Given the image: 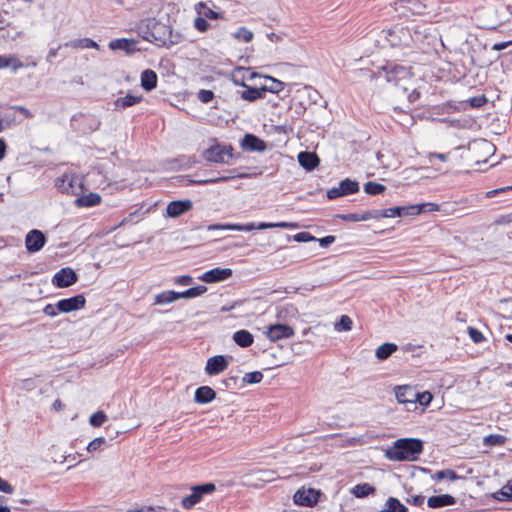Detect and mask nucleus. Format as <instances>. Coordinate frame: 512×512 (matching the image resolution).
<instances>
[{"mask_svg":"<svg viewBox=\"0 0 512 512\" xmlns=\"http://www.w3.org/2000/svg\"><path fill=\"white\" fill-rule=\"evenodd\" d=\"M135 32L145 41L156 42L159 45L170 46L178 42L169 26L158 23L155 18L141 20L135 27Z\"/></svg>","mask_w":512,"mask_h":512,"instance_id":"f257e3e1","label":"nucleus"},{"mask_svg":"<svg viewBox=\"0 0 512 512\" xmlns=\"http://www.w3.org/2000/svg\"><path fill=\"white\" fill-rule=\"evenodd\" d=\"M423 450L422 441L414 438L398 439L386 450V457L392 461H413Z\"/></svg>","mask_w":512,"mask_h":512,"instance_id":"f03ea898","label":"nucleus"},{"mask_svg":"<svg viewBox=\"0 0 512 512\" xmlns=\"http://www.w3.org/2000/svg\"><path fill=\"white\" fill-rule=\"evenodd\" d=\"M233 147L229 144H221L216 139H210L207 147L202 152V157L216 164H230L233 158Z\"/></svg>","mask_w":512,"mask_h":512,"instance_id":"7ed1b4c3","label":"nucleus"},{"mask_svg":"<svg viewBox=\"0 0 512 512\" xmlns=\"http://www.w3.org/2000/svg\"><path fill=\"white\" fill-rule=\"evenodd\" d=\"M274 227H282L286 228L288 227V223L286 222H280V223H266V222H260V223H246V224H234V223H219V224H211L207 227L208 231L213 230H232V231H245L249 232L255 229L263 230L268 228H274Z\"/></svg>","mask_w":512,"mask_h":512,"instance_id":"20e7f679","label":"nucleus"},{"mask_svg":"<svg viewBox=\"0 0 512 512\" xmlns=\"http://www.w3.org/2000/svg\"><path fill=\"white\" fill-rule=\"evenodd\" d=\"M293 96L290 98V109L294 108L296 114L300 115L311 103L312 89L309 86L293 85L290 86V93Z\"/></svg>","mask_w":512,"mask_h":512,"instance_id":"39448f33","label":"nucleus"},{"mask_svg":"<svg viewBox=\"0 0 512 512\" xmlns=\"http://www.w3.org/2000/svg\"><path fill=\"white\" fill-rule=\"evenodd\" d=\"M383 77L387 82L398 86L401 82H406L411 77L410 69L398 64L388 63L382 67Z\"/></svg>","mask_w":512,"mask_h":512,"instance_id":"423d86ee","label":"nucleus"},{"mask_svg":"<svg viewBox=\"0 0 512 512\" xmlns=\"http://www.w3.org/2000/svg\"><path fill=\"white\" fill-rule=\"evenodd\" d=\"M215 489L216 487L213 483L193 486L191 493L182 499V506L185 509L192 508L202 500L204 495L213 493Z\"/></svg>","mask_w":512,"mask_h":512,"instance_id":"0eeeda50","label":"nucleus"},{"mask_svg":"<svg viewBox=\"0 0 512 512\" xmlns=\"http://www.w3.org/2000/svg\"><path fill=\"white\" fill-rule=\"evenodd\" d=\"M55 185L62 193L77 194L81 190L82 180L74 173H64L56 179Z\"/></svg>","mask_w":512,"mask_h":512,"instance_id":"6e6552de","label":"nucleus"},{"mask_svg":"<svg viewBox=\"0 0 512 512\" xmlns=\"http://www.w3.org/2000/svg\"><path fill=\"white\" fill-rule=\"evenodd\" d=\"M359 191V183L355 180L346 178L342 180L337 187H333L327 191V197L330 200L339 197L355 194Z\"/></svg>","mask_w":512,"mask_h":512,"instance_id":"1a4fd4ad","label":"nucleus"},{"mask_svg":"<svg viewBox=\"0 0 512 512\" xmlns=\"http://www.w3.org/2000/svg\"><path fill=\"white\" fill-rule=\"evenodd\" d=\"M46 243V237L40 230H30L25 237V247L28 252L35 253L40 251Z\"/></svg>","mask_w":512,"mask_h":512,"instance_id":"9d476101","label":"nucleus"},{"mask_svg":"<svg viewBox=\"0 0 512 512\" xmlns=\"http://www.w3.org/2000/svg\"><path fill=\"white\" fill-rule=\"evenodd\" d=\"M193 202L190 199L171 201L166 206L165 216L177 218L186 212L192 210Z\"/></svg>","mask_w":512,"mask_h":512,"instance_id":"9b49d317","label":"nucleus"},{"mask_svg":"<svg viewBox=\"0 0 512 512\" xmlns=\"http://www.w3.org/2000/svg\"><path fill=\"white\" fill-rule=\"evenodd\" d=\"M319 492L311 488L299 489L293 496L295 504L301 506H313L318 501Z\"/></svg>","mask_w":512,"mask_h":512,"instance_id":"f8f14e48","label":"nucleus"},{"mask_svg":"<svg viewBox=\"0 0 512 512\" xmlns=\"http://www.w3.org/2000/svg\"><path fill=\"white\" fill-rule=\"evenodd\" d=\"M379 218H394V217H403V216H413L419 215V209L414 207L413 205L408 206H399L393 207L383 210H378Z\"/></svg>","mask_w":512,"mask_h":512,"instance_id":"ddd939ff","label":"nucleus"},{"mask_svg":"<svg viewBox=\"0 0 512 512\" xmlns=\"http://www.w3.org/2000/svg\"><path fill=\"white\" fill-rule=\"evenodd\" d=\"M232 270L230 268H213L201 274L198 278L205 283H217L231 277Z\"/></svg>","mask_w":512,"mask_h":512,"instance_id":"4468645a","label":"nucleus"},{"mask_svg":"<svg viewBox=\"0 0 512 512\" xmlns=\"http://www.w3.org/2000/svg\"><path fill=\"white\" fill-rule=\"evenodd\" d=\"M228 365L229 359L226 356L216 355L207 360L205 372L210 376L218 375L226 370Z\"/></svg>","mask_w":512,"mask_h":512,"instance_id":"2eb2a0df","label":"nucleus"},{"mask_svg":"<svg viewBox=\"0 0 512 512\" xmlns=\"http://www.w3.org/2000/svg\"><path fill=\"white\" fill-rule=\"evenodd\" d=\"M138 41L135 39H128V38H118L113 39L109 42L108 47L109 49L116 51V50H122L127 55H132L135 52H138L140 49L137 47Z\"/></svg>","mask_w":512,"mask_h":512,"instance_id":"dca6fc26","label":"nucleus"},{"mask_svg":"<svg viewBox=\"0 0 512 512\" xmlns=\"http://www.w3.org/2000/svg\"><path fill=\"white\" fill-rule=\"evenodd\" d=\"M76 281L77 275L71 268L61 269L53 276L52 279V283L59 288L69 287Z\"/></svg>","mask_w":512,"mask_h":512,"instance_id":"f3484780","label":"nucleus"},{"mask_svg":"<svg viewBox=\"0 0 512 512\" xmlns=\"http://www.w3.org/2000/svg\"><path fill=\"white\" fill-rule=\"evenodd\" d=\"M86 300L83 295H76L71 298L61 299L58 301V307L61 313H70L85 307Z\"/></svg>","mask_w":512,"mask_h":512,"instance_id":"a211bd4d","label":"nucleus"},{"mask_svg":"<svg viewBox=\"0 0 512 512\" xmlns=\"http://www.w3.org/2000/svg\"><path fill=\"white\" fill-rule=\"evenodd\" d=\"M297 159L299 165L307 171H312L320 163L318 156L314 152H300L297 156Z\"/></svg>","mask_w":512,"mask_h":512,"instance_id":"6ab92c4d","label":"nucleus"},{"mask_svg":"<svg viewBox=\"0 0 512 512\" xmlns=\"http://www.w3.org/2000/svg\"><path fill=\"white\" fill-rule=\"evenodd\" d=\"M240 146L246 151H263L266 147L264 141L252 134H246L241 140Z\"/></svg>","mask_w":512,"mask_h":512,"instance_id":"aec40b11","label":"nucleus"},{"mask_svg":"<svg viewBox=\"0 0 512 512\" xmlns=\"http://www.w3.org/2000/svg\"><path fill=\"white\" fill-rule=\"evenodd\" d=\"M395 397L399 403L407 404L414 403V397L416 396V391L408 385L397 386L394 389Z\"/></svg>","mask_w":512,"mask_h":512,"instance_id":"412c9836","label":"nucleus"},{"mask_svg":"<svg viewBox=\"0 0 512 512\" xmlns=\"http://www.w3.org/2000/svg\"><path fill=\"white\" fill-rule=\"evenodd\" d=\"M142 101V96L127 94L124 97L117 98L113 105L114 109L117 111L124 110L128 107L134 106Z\"/></svg>","mask_w":512,"mask_h":512,"instance_id":"4be33fe9","label":"nucleus"},{"mask_svg":"<svg viewBox=\"0 0 512 512\" xmlns=\"http://www.w3.org/2000/svg\"><path fill=\"white\" fill-rule=\"evenodd\" d=\"M157 74L151 69H146L141 73V87L146 91H151L157 86Z\"/></svg>","mask_w":512,"mask_h":512,"instance_id":"5701e85b","label":"nucleus"},{"mask_svg":"<svg viewBox=\"0 0 512 512\" xmlns=\"http://www.w3.org/2000/svg\"><path fill=\"white\" fill-rule=\"evenodd\" d=\"M216 397L215 391L209 386H201L195 391L194 399L197 403L207 404Z\"/></svg>","mask_w":512,"mask_h":512,"instance_id":"b1692460","label":"nucleus"},{"mask_svg":"<svg viewBox=\"0 0 512 512\" xmlns=\"http://www.w3.org/2000/svg\"><path fill=\"white\" fill-rule=\"evenodd\" d=\"M247 176H248L247 174H235L234 170H229V171H227V174L222 175L220 177L194 180V181H192V183L198 184V185H205V184H211V183L225 182V181H228L231 179H236V178H245Z\"/></svg>","mask_w":512,"mask_h":512,"instance_id":"393cba45","label":"nucleus"},{"mask_svg":"<svg viewBox=\"0 0 512 512\" xmlns=\"http://www.w3.org/2000/svg\"><path fill=\"white\" fill-rule=\"evenodd\" d=\"M456 503V500L453 496L448 494L431 496L427 500V504L430 508H440L444 506H450Z\"/></svg>","mask_w":512,"mask_h":512,"instance_id":"a878e982","label":"nucleus"},{"mask_svg":"<svg viewBox=\"0 0 512 512\" xmlns=\"http://www.w3.org/2000/svg\"><path fill=\"white\" fill-rule=\"evenodd\" d=\"M266 335L272 341L284 338L288 335V326L286 324L270 325L266 331Z\"/></svg>","mask_w":512,"mask_h":512,"instance_id":"bb28decb","label":"nucleus"},{"mask_svg":"<svg viewBox=\"0 0 512 512\" xmlns=\"http://www.w3.org/2000/svg\"><path fill=\"white\" fill-rule=\"evenodd\" d=\"M379 218L378 210L365 211L363 213H350L342 216V219L350 222H361Z\"/></svg>","mask_w":512,"mask_h":512,"instance_id":"cd10ccee","label":"nucleus"},{"mask_svg":"<svg viewBox=\"0 0 512 512\" xmlns=\"http://www.w3.org/2000/svg\"><path fill=\"white\" fill-rule=\"evenodd\" d=\"M23 66L21 60L15 55H0V69L10 68L17 71Z\"/></svg>","mask_w":512,"mask_h":512,"instance_id":"c85d7f7f","label":"nucleus"},{"mask_svg":"<svg viewBox=\"0 0 512 512\" xmlns=\"http://www.w3.org/2000/svg\"><path fill=\"white\" fill-rule=\"evenodd\" d=\"M66 47H70L73 49H97L99 50V45L90 38H81V39H74L70 40L69 42L65 43Z\"/></svg>","mask_w":512,"mask_h":512,"instance_id":"c756f323","label":"nucleus"},{"mask_svg":"<svg viewBox=\"0 0 512 512\" xmlns=\"http://www.w3.org/2000/svg\"><path fill=\"white\" fill-rule=\"evenodd\" d=\"M101 202V196L98 193H89L78 197L75 204L79 207H93Z\"/></svg>","mask_w":512,"mask_h":512,"instance_id":"7c9ffc66","label":"nucleus"},{"mask_svg":"<svg viewBox=\"0 0 512 512\" xmlns=\"http://www.w3.org/2000/svg\"><path fill=\"white\" fill-rule=\"evenodd\" d=\"M397 349L398 346L394 343H384L376 349L375 356L378 360L383 361L389 358Z\"/></svg>","mask_w":512,"mask_h":512,"instance_id":"2f4dec72","label":"nucleus"},{"mask_svg":"<svg viewBox=\"0 0 512 512\" xmlns=\"http://www.w3.org/2000/svg\"><path fill=\"white\" fill-rule=\"evenodd\" d=\"M175 301H177V296L173 290L162 291L154 296L155 305H167Z\"/></svg>","mask_w":512,"mask_h":512,"instance_id":"473e14b6","label":"nucleus"},{"mask_svg":"<svg viewBox=\"0 0 512 512\" xmlns=\"http://www.w3.org/2000/svg\"><path fill=\"white\" fill-rule=\"evenodd\" d=\"M207 291V287L199 285L189 288L183 292H176L177 300L179 299H192L203 295Z\"/></svg>","mask_w":512,"mask_h":512,"instance_id":"72a5a7b5","label":"nucleus"},{"mask_svg":"<svg viewBox=\"0 0 512 512\" xmlns=\"http://www.w3.org/2000/svg\"><path fill=\"white\" fill-rule=\"evenodd\" d=\"M262 80L263 82L260 84V89L262 91L275 93L283 89V83L272 77H263Z\"/></svg>","mask_w":512,"mask_h":512,"instance_id":"f704fd0d","label":"nucleus"},{"mask_svg":"<svg viewBox=\"0 0 512 512\" xmlns=\"http://www.w3.org/2000/svg\"><path fill=\"white\" fill-rule=\"evenodd\" d=\"M233 340L241 347H248L253 343V336L247 330H239L234 333Z\"/></svg>","mask_w":512,"mask_h":512,"instance_id":"c9c22d12","label":"nucleus"},{"mask_svg":"<svg viewBox=\"0 0 512 512\" xmlns=\"http://www.w3.org/2000/svg\"><path fill=\"white\" fill-rule=\"evenodd\" d=\"M195 9H196L197 13L204 18H209V19H220L221 18L220 14L218 12H215L214 10H212L204 2H199L196 5Z\"/></svg>","mask_w":512,"mask_h":512,"instance_id":"e433bc0d","label":"nucleus"},{"mask_svg":"<svg viewBox=\"0 0 512 512\" xmlns=\"http://www.w3.org/2000/svg\"><path fill=\"white\" fill-rule=\"evenodd\" d=\"M381 512H407V508L398 499L390 497Z\"/></svg>","mask_w":512,"mask_h":512,"instance_id":"4c0bfd02","label":"nucleus"},{"mask_svg":"<svg viewBox=\"0 0 512 512\" xmlns=\"http://www.w3.org/2000/svg\"><path fill=\"white\" fill-rule=\"evenodd\" d=\"M493 497L499 501L512 500V480L508 481L499 491H496Z\"/></svg>","mask_w":512,"mask_h":512,"instance_id":"58836bf2","label":"nucleus"},{"mask_svg":"<svg viewBox=\"0 0 512 512\" xmlns=\"http://www.w3.org/2000/svg\"><path fill=\"white\" fill-rule=\"evenodd\" d=\"M253 32L244 26L239 27L234 33L233 37L241 42L249 43L253 39Z\"/></svg>","mask_w":512,"mask_h":512,"instance_id":"ea45409f","label":"nucleus"},{"mask_svg":"<svg viewBox=\"0 0 512 512\" xmlns=\"http://www.w3.org/2000/svg\"><path fill=\"white\" fill-rule=\"evenodd\" d=\"M352 325V319L347 315H342L339 321L334 324V329L337 332L350 331L352 329Z\"/></svg>","mask_w":512,"mask_h":512,"instance_id":"a19ab883","label":"nucleus"},{"mask_svg":"<svg viewBox=\"0 0 512 512\" xmlns=\"http://www.w3.org/2000/svg\"><path fill=\"white\" fill-rule=\"evenodd\" d=\"M363 189L369 195H379L385 192L386 187L380 183L367 182L364 184Z\"/></svg>","mask_w":512,"mask_h":512,"instance_id":"79ce46f5","label":"nucleus"},{"mask_svg":"<svg viewBox=\"0 0 512 512\" xmlns=\"http://www.w3.org/2000/svg\"><path fill=\"white\" fill-rule=\"evenodd\" d=\"M506 441L505 436L500 434H491L483 439V444L486 446H500L503 445Z\"/></svg>","mask_w":512,"mask_h":512,"instance_id":"37998d69","label":"nucleus"},{"mask_svg":"<svg viewBox=\"0 0 512 512\" xmlns=\"http://www.w3.org/2000/svg\"><path fill=\"white\" fill-rule=\"evenodd\" d=\"M374 490L375 489L371 485L364 483L356 485L353 489V493L356 497H365L372 494Z\"/></svg>","mask_w":512,"mask_h":512,"instance_id":"c03bdc74","label":"nucleus"},{"mask_svg":"<svg viewBox=\"0 0 512 512\" xmlns=\"http://www.w3.org/2000/svg\"><path fill=\"white\" fill-rule=\"evenodd\" d=\"M263 379V374L262 372L260 371H253V372H249V373H246L243 378H242V381L243 383L245 384H257V383H260Z\"/></svg>","mask_w":512,"mask_h":512,"instance_id":"a18cd8bd","label":"nucleus"},{"mask_svg":"<svg viewBox=\"0 0 512 512\" xmlns=\"http://www.w3.org/2000/svg\"><path fill=\"white\" fill-rule=\"evenodd\" d=\"M432 478L437 481H441L443 479H449L451 481H454V480L458 479L459 477L453 470L447 469V470L437 471L432 476Z\"/></svg>","mask_w":512,"mask_h":512,"instance_id":"49530a36","label":"nucleus"},{"mask_svg":"<svg viewBox=\"0 0 512 512\" xmlns=\"http://www.w3.org/2000/svg\"><path fill=\"white\" fill-rule=\"evenodd\" d=\"M107 420V415L103 411H97L89 418V423L93 427H100Z\"/></svg>","mask_w":512,"mask_h":512,"instance_id":"de8ad7c7","label":"nucleus"},{"mask_svg":"<svg viewBox=\"0 0 512 512\" xmlns=\"http://www.w3.org/2000/svg\"><path fill=\"white\" fill-rule=\"evenodd\" d=\"M433 399L432 394L429 391L416 392L414 397V403L418 402L421 406L427 407Z\"/></svg>","mask_w":512,"mask_h":512,"instance_id":"09e8293b","label":"nucleus"},{"mask_svg":"<svg viewBox=\"0 0 512 512\" xmlns=\"http://www.w3.org/2000/svg\"><path fill=\"white\" fill-rule=\"evenodd\" d=\"M470 147L474 150H481L486 154H491L493 152V145L487 140L475 141Z\"/></svg>","mask_w":512,"mask_h":512,"instance_id":"8fccbe9b","label":"nucleus"},{"mask_svg":"<svg viewBox=\"0 0 512 512\" xmlns=\"http://www.w3.org/2000/svg\"><path fill=\"white\" fill-rule=\"evenodd\" d=\"M105 443H106V439L104 437H97L88 443L87 451L89 453H93L98 450H101L102 447L105 445Z\"/></svg>","mask_w":512,"mask_h":512,"instance_id":"3c124183","label":"nucleus"},{"mask_svg":"<svg viewBox=\"0 0 512 512\" xmlns=\"http://www.w3.org/2000/svg\"><path fill=\"white\" fill-rule=\"evenodd\" d=\"M414 207L419 209V214L423 212H434L440 210V206L432 202L414 204Z\"/></svg>","mask_w":512,"mask_h":512,"instance_id":"603ef678","label":"nucleus"},{"mask_svg":"<svg viewBox=\"0 0 512 512\" xmlns=\"http://www.w3.org/2000/svg\"><path fill=\"white\" fill-rule=\"evenodd\" d=\"M261 94H262V90L259 88H252V89H248L246 91L243 92V98L244 99H247V100H255L259 97H261Z\"/></svg>","mask_w":512,"mask_h":512,"instance_id":"864d4df0","label":"nucleus"},{"mask_svg":"<svg viewBox=\"0 0 512 512\" xmlns=\"http://www.w3.org/2000/svg\"><path fill=\"white\" fill-rule=\"evenodd\" d=\"M468 334L474 343H481L484 340V336H483L482 332H480L476 328L469 327Z\"/></svg>","mask_w":512,"mask_h":512,"instance_id":"5fc2aeb1","label":"nucleus"},{"mask_svg":"<svg viewBox=\"0 0 512 512\" xmlns=\"http://www.w3.org/2000/svg\"><path fill=\"white\" fill-rule=\"evenodd\" d=\"M209 23L206 21V19L204 17H202L200 15V17H197L194 21V27L199 31V32H205L208 30L209 28Z\"/></svg>","mask_w":512,"mask_h":512,"instance_id":"6e6d98bb","label":"nucleus"},{"mask_svg":"<svg viewBox=\"0 0 512 512\" xmlns=\"http://www.w3.org/2000/svg\"><path fill=\"white\" fill-rule=\"evenodd\" d=\"M214 98V93L211 90L201 89L198 92V99L203 103H209Z\"/></svg>","mask_w":512,"mask_h":512,"instance_id":"4d7b16f0","label":"nucleus"},{"mask_svg":"<svg viewBox=\"0 0 512 512\" xmlns=\"http://www.w3.org/2000/svg\"><path fill=\"white\" fill-rule=\"evenodd\" d=\"M256 479L263 482H270L274 479L273 472L269 470H260L255 473Z\"/></svg>","mask_w":512,"mask_h":512,"instance_id":"13d9d810","label":"nucleus"},{"mask_svg":"<svg viewBox=\"0 0 512 512\" xmlns=\"http://www.w3.org/2000/svg\"><path fill=\"white\" fill-rule=\"evenodd\" d=\"M174 283L178 286H188L193 283V278L190 275H181L174 278Z\"/></svg>","mask_w":512,"mask_h":512,"instance_id":"bf43d9fd","label":"nucleus"},{"mask_svg":"<svg viewBox=\"0 0 512 512\" xmlns=\"http://www.w3.org/2000/svg\"><path fill=\"white\" fill-rule=\"evenodd\" d=\"M43 312H44L45 315L50 316V317L57 316L58 313H60V309L58 307V302L55 305L54 304H47L44 307Z\"/></svg>","mask_w":512,"mask_h":512,"instance_id":"052dcab7","label":"nucleus"},{"mask_svg":"<svg viewBox=\"0 0 512 512\" xmlns=\"http://www.w3.org/2000/svg\"><path fill=\"white\" fill-rule=\"evenodd\" d=\"M293 239L297 242L316 241V238L308 232H299L293 236Z\"/></svg>","mask_w":512,"mask_h":512,"instance_id":"680f3d73","label":"nucleus"},{"mask_svg":"<svg viewBox=\"0 0 512 512\" xmlns=\"http://www.w3.org/2000/svg\"><path fill=\"white\" fill-rule=\"evenodd\" d=\"M128 512H162V508L158 506H143L128 510Z\"/></svg>","mask_w":512,"mask_h":512,"instance_id":"e2e57ef3","label":"nucleus"},{"mask_svg":"<svg viewBox=\"0 0 512 512\" xmlns=\"http://www.w3.org/2000/svg\"><path fill=\"white\" fill-rule=\"evenodd\" d=\"M424 496L422 495H414L410 496L406 499L408 504L414 505V506H421L424 503Z\"/></svg>","mask_w":512,"mask_h":512,"instance_id":"0e129e2a","label":"nucleus"},{"mask_svg":"<svg viewBox=\"0 0 512 512\" xmlns=\"http://www.w3.org/2000/svg\"><path fill=\"white\" fill-rule=\"evenodd\" d=\"M449 153H436L432 152L428 154V159L430 163H433V158H437L442 162H446L448 160Z\"/></svg>","mask_w":512,"mask_h":512,"instance_id":"69168bd1","label":"nucleus"},{"mask_svg":"<svg viewBox=\"0 0 512 512\" xmlns=\"http://www.w3.org/2000/svg\"><path fill=\"white\" fill-rule=\"evenodd\" d=\"M0 491L3 493L11 494L13 493L14 488L9 482L0 477Z\"/></svg>","mask_w":512,"mask_h":512,"instance_id":"338daca9","label":"nucleus"},{"mask_svg":"<svg viewBox=\"0 0 512 512\" xmlns=\"http://www.w3.org/2000/svg\"><path fill=\"white\" fill-rule=\"evenodd\" d=\"M316 241L319 242L321 247H328L330 244H332L335 241V237L332 235L323 237L321 239H316Z\"/></svg>","mask_w":512,"mask_h":512,"instance_id":"774afa93","label":"nucleus"}]
</instances>
